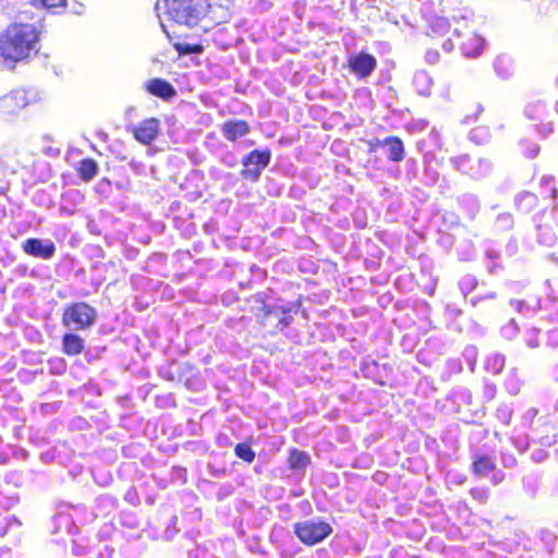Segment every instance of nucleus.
Listing matches in <instances>:
<instances>
[{"mask_svg": "<svg viewBox=\"0 0 558 558\" xmlns=\"http://www.w3.org/2000/svg\"><path fill=\"white\" fill-rule=\"evenodd\" d=\"M39 35L36 23H11L0 35V56L12 62L35 56L38 52Z\"/></svg>", "mask_w": 558, "mask_h": 558, "instance_id": "1", "label": "nucleus"}, {"mask_svg": "<svg viewBox=\"0 0 558 558\" xmlns=\"http://www.w3.org/2000/svg\"><path fill=\"white\" fill-rule=\"evenodd\" d=\"M258 326L269 336H276L293 322V311L287 305H270L265 292H257L246 299Z\"/></svg>", "mask_w": 558, "mask_h": 558, "instance_id": "2", "label": "nucleus"}, {"mask_svg": "<svg viewBox=\"0 0 558 558\" xmlns=\"http://www.w3.org/2000/svg\"><path fill=\"white\" fill-rule=\"evenodd\" d=\"M207 0H165L166 14L179 24L197 25L205 16Z\"/></svg>", "mask_w": 558, "mask_h": 558, "instance_id": "3", "label": "nucleus"}, {"mask_svg": "<svg viewBox=\"0 0 558 558\" xmlns=\"http://www.w3.org/2000/svg\"><path fill=\"white\" fill-rule=\"evenodd\" d=\"M96 320V308L84 301H76L66 304L63 307L61 315L62 325L75 331L89 329Z\"/></svg>", "mask_w": 558, "mask_h": 558, "instance_id": "4", "label": "nucleus"}, {"mask_svg": "<svg viewBox=\"0 0 558 558\" xmlns=\"http://www.w3.org/2000/svg\"><path fill=\"white\" fill-rule=\"evenodd\" d=\"M293 531L299 541L306 546H314L332 533V526L324 520H305L296 522Z\"/></svg>", "mask_w": 558, "mask_h": 558, "instance_id": "5", "label": "nucleus"}, {"mask_svg": "<svg viewBox=\"0 0 558 558\" xmlns=\"http://www.w3.org/2000/svg\"><path fill=\"white\" fill-rule=\"evenodd\" d=\"M449 43L451 49L456 48L466 57H476L484 48V39L468 25L457 28Z\"/></svg>", "mask_w": 558, "mask_h": 558, "instance_id": "6", "label": "nucleus"}, {"mask_svg": "<svg viewBox=\"0 0 558 558\" xmlns=\"http://www.w3.org/2000/svg\"><path fill=\"white\" fill-rule=\"evenodd\" d=\"M270 159L271 150L269 148L253 149L242 159V178L252 182L258 181L263 170L268 167Z\"/></svg>", "mask_w": 558, "mask_h": 558, "instance_id": "7", "label": "nucleus"}, {"mask_svg": "<svg viewBox=\"0 0 558 558\" xmlns=\"http://www.w3.org/2000/svg\"><path fill=\"white\" fill-rule=\"evenodd\" d=\"M33 97L25 88L19 87L0 97V116L11 117L29 106Z\"/></svg>", "mask_w": 558, "mask_h": 558, "instance_id": "8", "label": "nucleus"}, {"mask_svg": "<svg viewBox=\"0 0 558 558\" xmlns=\"http://www.w3.org/2000/svg\"><path fill=\"white\" fill-rule=\"evenodd\" d=\"M377 66L376 58L367 52L353 53L347 59V69L357 80L366 78Z\"/></svg>", "mask_w": 558, "mask_h": 558, "instance_id": "9", "label": "nucleus"}, {"mask_svg": "<svg viewBox=\"0 0 558 558\" xmlns=\"http://www.w3.org/2000/svg\"><path fill=\"white\" fill-rule=\"evenodd\" d=\"M160 133V120L157 118H147L142 120L137 125L132 129L134 138L143 144H151Z\"/></svg>", "mask_w": 558, "mask_h": 558, "instance_id": "10", "label": "nucleus"}, {"mask_svg": "<svg viewBox=\"0 0 558 558\" xmlns=\"http://www.w3.org/2000/svg\"><path fill=\"white\" fill-rule=\"evenodd\" d=\"M23 251L33 257L43 259L51 258L56 253V245L53 242L48 241L44 243L40 239L29 238L23 242Z\"/></svg>", "mask_w": 558, "mask_h": 558, "instance_id": "11", "label": "nucleus"}, {"mask_svg": "<svg viewBox=\"0 0 558 558\" xmlns=\"http://www.w3.org/2000/svg\"><path fill=\"white\" fill-rule=\"evenodd\" d=\"M220 131L228 142L235 143L250 134L251 125L245 120L230 119L220 125Z\"/></svg>", "mask_w": 558, "mask_h": 558, "instance_id": "12", "label": "nucleus"}, {"mask_svg": "<svg viewBox=\"0 0 558 558\" xmlns=\"http://www.w3.org/2000/svg\"><path fill=\"white\" fill-rule=\"evenodd\" d=\"M145 89L148 94L162 100H170L177 95L175 88L168 81L159 77L146 82Z\"/></svg>", "mask_w": 558, "mask_h": 558, "instance_id": "13", "label": "nucleus"}, {"mask_svg": "<svg viewBox=\"0 0 558 558\" xmlns=\"http://www.w3.org/2000/svg\"><path fill=\"white\" fill-rule=\"evenodd\" d=\"M74 331H68L61 338L62 353L66 356H77L85 350L84 338Z\"/></svg>", "mask_w": 558, "mask_h": 558, "instance_id": "14", "label": "nucleus"}, {"mask_svg": "<svg viewBox=\"0 0 558 558\" xmlns=\"http://www.w3.org/2000/svg\"><path fill=\"white\" fill-rule=\"evenodd\" d=\"M514 206L518 213L529 215L539 207V199L534 193L523 191L515 196Z\"/></svg>", "mask_w": 558, "mask_h": 558, "instance_id": "15", "label": "nucleus"}, {"mask_svg": "<svg viewBox=\"0 0 558 558\" xmlns=\"http://www.w3.org/2000/svg\"><path fill=\"white\" fill-rule=\"evenodd\" d=\"M471 472L478 477H484L496 470L495 459L488 454H477L471 463Z\"/></svg>", "mask_w": 558, "mask_h": 558, "instance_id": "16", "label": "nucleus"}, {"mask_svg": "<svg viewBox=\"0 0 558 558\" xmlns=\"http://www.w3.org/2000/svg\"><path fill=\"white\" fill-rule=\"evenodd\" d=\"M311 463V457L307 452L298 448H291L287 460L290 470L303 471Z\"/></svg>", "mask_w": 558, "mask_h": 558, "instance_id": "17", "label": "nucleus"}, {"mask_svg": "<svg viewBox=\"0 0 558 558\" xmlns=\"http://www.w3.org/2000/svg\"><path fill=\"white\" fill-rule=\"evenodd\" d=\"M387 146L388 159L393 162H400L404 158V146L403 142L399 136H388L384 140Z\"/></svg>", "mask_w": 558, "mask_h": 558, "instance_id": "18", "label": "nucleus"}, {"mask_svg": "<svg viewBox=\"0 0 558 558\" xmlns=\"http://www.w3.org/2000/svg\"><path fill=\"white\" fill-rule=\"evenodd\" d=\"M98 169L97 161L88 157L78 161L75 171L82 181L89 182L96 177Z\"/></svg>", "mask_w": 558, "mask_h": 558, "instance_id": "19", "label": "nucleus"}, {"mask_svg": "<svg viewBox=\"0 0 558 558\" xmlns=\"http://www.w3.org/2000/svg\"><path fill=\"white\" fill-rule=\"evenodd\" d=\"M234 454L246 463L254 462L256 458V453L253 450L251 444L248 442H239L234 447Z\"/></svg>", "mask_w": 558, "mask_h": 558, "instance_id": "20", "label": "nucleus"}, {"mask_svg": "<svg viewBox=\"0 0 558 558\" xmlns=\"http://www.w3.org/2000/svg\"><path fill=\"white\" fill-rule=\"evenodd\" d=\"M520 154L529 159L535 158L539 153V146L529 138H522L519 142Z\"/></svg>", "mask_w": 558, "mask_h": 558, "instance_id": "21", "label": "nucleus"}, {"mask_svg": "<svg viewBox=\"0 0 558 558\" xmlns=\"http://www.w3.org/2000/svg\"><path fill=\"white\" fill-rule=\"evenodd\" d=\"M33 3L49 11L59 12L58 10L65 9L68 0H33Z\"/></svg>", "mask_w": 558, "mask_h": 558, "instance_id": "22", "label": "nucleus"}, {"mask_svg": "<svg viewBox=\"0 0 558 558\" xmlns=\"http://www.w3.org/2000/svg\"><path fill=\"white\" fill-rule=\"evenodd\" d=\"M175 49L179 52V54H192V53H202L204 50V47L201 44H177Z\"/></svg>", "mask_w": 558, "mask_h": 558, "instance_id": "23", "label": "nucleus"}, {"mask_svg": "<svg viewBox=\"0 0 558 558\" xmlns=\"http://www.w3.org/2000/svg\"><path fill=\"white\" fill-rule=\"evenodd\" d=\"M470 494L472 496L473 499L482 502V504H486L488 501V498H489V493L487 489H481V488H472L470 490Z\"/></svg>", "mask_w": 558, "mask_h": 558, "instance_id": "24", "label": "nucleus"}, {"mask_svg": "<svg viewBox=\"0 0 558 558\" xmlns=\"http://www.w3.org/2000/svg\"><path fill=\"white\" fill-rule=\"evenodd\" d=\"M523 114L529 120H532V121L537 120L539 117L537 105H535V104L525 105V107L523 109Z\"/></svg>", "mask_w": 558, "mask_h": 558, "instance_id": "25", "label": "nucleus"}, {"mask_svg": "<svg viewBox=\"0 0 558 558\" xmlns=\"http://www.w3.org/2000/svg\"><path fill=\"white\" fill-rule=\"evenodd\" d=\"M367 150L368 153H374L376 151L379 147L384 146L386 143H384V140H378V138H372V140H368L367 142Z\"/></svg>", "mask_w": 558, "mask_h": 558, "instance_id": "26", "label": "nucleus"}, {"mask_svg": "<svg viewBox=\"0 0 558 558\" xmlns=\"http://www.w3.org/2000/svg\"><path fill=\"white\" fill-rule=\"evenodd\" d=\"M504 480H505V475L502 473H499V474H494L490 481L494 485H497V484H500L501 482H504Z\"/></svg>", "mask_w": 558, "mask_h": 558, "instance_id": "27", "label": "nucleus"}, {"mask_svg": "<svg viewBox=\"0 0 558 558\" xmlns=\"http://www.w3.org/2000/svg\"><path fill=\"white\" fill-rule=\"evenodd\" d=\"M554 92H555L556 96H558V76L556 77L555 83H554Z\"/></svg>", "mask_w": 558, "mask_h": 558, "instance_id": "28", "label": "nucleus"}, {"mask_svg": "<svg viewBox=\"0 0 558 558\" xmlns=\"http://www.w3.org/2000/svg\"><path fill=\"white\" fill-rule=\"evenodd\" d=\"M166 378L169 379V380H173V376L172 375H169Z\"/></svg>", "mask_w": 558, "mask_h": 558, "instance_id": "29", "label": "nucleus"}, {"mask_svg": "<svg viewBox=\"0 0 558 558\" xmlns=\"http://www.w3.org/2000/svg\"><path fill=\"white\" fill-rule=\"evenodd\" d=\"M556 109H557V111H558V100L556 101Z\"/></svg>", "mask_w": 558, "mask_h": 558, "instance_id": "30", "label": "nucleus"}]
</instances>
